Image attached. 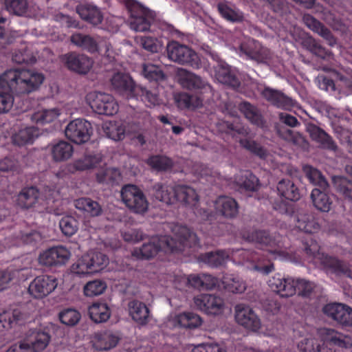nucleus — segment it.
I'll return each instance as SVG.
<instances>
[{
	"instance_id": "a18cd8bd",
	"label": "nucleus",
	"mask_w": 352,
	"mask_h": 352,
	"mask_svg": "<svg viewBox=\"0 0 352 352\" xmlns=\"http://www.w3.org/2000/svg\"><path fill=\"white\" fill-rule=\"evenodd\" d=\"M38 135V130L34 126L26 127L19 130L12 136V142L18 146H23L26 144H32L35 138Z\"/></svg>"
},
{
	"instance_id": "c756f323",
	"label": "nucleus",
	"mask_w": 352,
	"mask_h": 352,
	"mask_svg": "<svg viewBox=\"0 0 352 352\" xmlns=\"http://www.w3.org/2000/svg\"><path fill=\"white\" fill-rule=\"evenodd\" d=\"M230 257V251L229 250H219L201 254L198 256V260L209 267L214 268L224 265Z\"/></svg>"
},
{
	"instance_id": "1a4fd4ad",
	"label": "nucleus",
	"mask_w": 352,
	"mask_h": 352,
	"mask_svg": "<svg viewBox=\"0 0 352 352\" xmlns=\"http://www.w3.org/2000/svg\"><path fill=\"white\" fill-rule=\"evenodd\" d=\"M234 261L243 265L245 263L254 264V269L264 274H268L274 270V264L267 258L264 253L251 250L238 249L230 252Z\"/></svg>"
},
{
	"instance_id": "864d4df0",
	"label": "nucleus",
	"mask_w": 352,
	"mask_h": 352,
	"mask_svg": "<svg viewBox=\"0 0 352 352\" xmlns=\"http://www.w3.org/2000/svg\"><path fill=\"white\" fill-rule=\"evenodd\" d=\"M336 192L348 201H352V180L346 177H338L333 179Z\"/></svg>"
},
{
	"instance_id": "58836bf2",
	"label": "nucleus",
	"mask_w": 352,
	"mask_h": 352,
	"mask_svg": "<svg viewBox=\"0 0 352 352\" xmlns=\"http://www.w3.org/2000/svg\"><path fill=\"white\" fill-rule=\"evenodd\" d=\"M296 227L305 233L314 234L320 230V224L312 214H299L296 217Z\"/></svg>"
},
{
	"instance_id": "052dcab7",
	"label": "nucleus",
	"mask_w": 352,
	"mask_h": 352,
	"mask_svg": "<svg viewBox=\"0 0 352 352\" xmlns=\"http://www.w3.org/2000/svg\"><path fill=\"white\" fill-rule=\"evenodd\" d=\"M142 74L149 81L157 82L165 78V74L160 67L151 63L143 65Z\"/></svg>"
},
{
	"instance_id": "680f3d73",
	"label": "nucleus",
	"mask_w": 352,
	"mask_h": 352,
	"mask_svg": "<svg viewBox=\"0 0 352 352\" xmlns=\"http://www.w3.org/2000/svg\"><path fill=\"white\" fill-rule=\"evenodd\" d=\"M58 318L63 324L68 327H74L80 320L81 314L75 309L66 308L59 312Z\"/></svg>"
},
{
	"instance_id": "4d7b16f0",
	"label": "nucleus",
	"mask_w": 352,
	"mask_h": 352,
	"mask_svg": "<svg viewBox=\"0 0 352 352\" xmlns=\"http://www.w3.org/2000/svg\"><path fill=\"white\" fill-rule=\"evenodd\" d=\"M103 129L107 136L115 141H119L124 138L125 126L120 122L105 123Z\"/></svg>"
},
{
	"instance_id": "393cba45",
	"label": "nucleus",
	"mask_w": 352,
	"mask_h": 352,
	"mask_svg": "<svg viewBox=\"0 0 352 352\" xmlns=\"http://www.w3.org/2000/svg\"><path fill=\"white\" fill-rule=\"evenodd\" d=\"M261 96L272 105L283 109H289L294 106L293 100L280 91L265 87L261 92Z\"/></svg>"
},
{
	"instance_id": "49530a36",
	"label": "nucleus",
	"mask_w": 352,
	"mask_h": 352,
	"mask_svg": "<svg viewBox=\"0 0 352 352\" xmlns=\"http://www.w3.org/2000/svg\"><path fill=\"white\" fill-rule=\"evenodd\" d=\"M215 76L221 83L227 85L234 89L239 87L241 85L239 78L228 67H219L216 70Z\"/></svg>"
},
{
	"instance_id": "a878e982",
	"label": "nucleus",
	"mask_w": 352,
	"mask_h": 352,
	"mask_svg": "<svg viewBox=\"0 0 352 352\" xmlns=\"http://www.w3.org/2000/svg\"><path fill=\"white\" fill-rule=\"evenodd\" d=\"M261 96L272 105L283 109H289L294 106L293 100L280 91L265 87L261 92Z\"/></svg>"
},
{
	"instance_id": "a19ab883",
	"label": "nucleus",
	"mask_w": 352,
	"mask_h": 352,
	"mask_svg": "<svg viewBox=\"0 0 352 352\" xmlns=\"http://www.w3.org/2000/svg\"><path fill=\"white\" fill-rule=\"evenodd\" d=\"M90 318L96 323L106 322L111 316V309L106 302H96L89 307Z\"/></svg>"
},
{
	"instance_id": "9b49d317",
	"label": "nucleus",
	"mask_w": 352,
	"mask_h": 352,
	"mask_svg": "<svg viewBox=\"0 0 352 352\" xmlns=\"http://www.w3.org/2000/svg\"><path fill=\"white\" fill-rule=\"evenodd\" d=\"M121 197L125 205L134 212L144 213L148 203L143 192L135 185L128 184L122 187Z\"/></svg>"
},
{
	"instance_id": "c85d7f7f",
	"label": "nucleus",
	"mask_w": 352,
	"mask_h": 352,
	"mask_svg": "<svg viewBox=\"0 0 352 352\" xmlns=\"http://www.w3.org/2000/svg\"><path fill=\"white\" fill-rule=\"evenodd\" d=\"M76 10L82 20L94 25H97L102 22L103 15L102 12L96 6L92 3H80L76 6Z\"/></svg>"
},
{
	"instance_id": "e2e57ef3",
	"label": "nucleus",
	"mask_w": 352,
	"mask_h": 352,
	"mask_svg": "<svg viewBox=\"0 0 352 352\" xmlns=\"http://www.w3.org/2000/svg\"><path fill=\"white\" fill-rule=\"evenodd\" d=\"M106 289L107 284L104 280L96 279L86 283L83 292L86 296L94 297L102 294Z\"/></svg>"
},
{
	"instance_id": "ea45409f",
	"label": "nucleus",
	"mask_w": 352,
	"mask_h": 352,
	"mask_svg": "<svg viewBox=\"0 0 352 352\" xmlns=\"http://www.w3.org/2000/svg\"><path fill=\"white\" fill-rule=\"evenodd\" d=\"M71 42L89 52L94 53L98 51V41L91 36L82 33H74L71 36Z\"/></svg>"
},
{
	"instance_id": "c03bdc74",
	"label": "nucleus",
	"mask_w": 352,
	"mask_h": 352,
	"mask_svg": "<svg viewBox=\"0 0 352 352\" xmlns=\"http://www.w3.org/2000/svg\"><path fill=\"white\" fill-rule=\"evenodd\" d=\"M146 164L153 170L158 172L170 170L174 166L173 160L165 155H155L150 156Z\"/></svg>"
},
{
	"instance_id": "473e14b6",
	"label": "nucleus",
	"mask_w": 352,
	"mask_h": 352,
	"mask_svg": "<svg viewBox=\"0 0 352 352\" xmlns=\"http://www.w3.org/2000/svg\"><path fill=\"white\" fill-rule=\"evenodd\" d=\"M39 198L40 192L36 187H26L23 188L18 195L16 203L19 207L28 209L35 207Z\"/></svg>"
},
{
	"instance_id": "423d86ee",
	"label": "nucleus",
	"mask_w": 352,
	"mask_h": 352,
	"mask_svg": "<svg viewBox=\"0 0 352 352\" xmlns=\"http://www.w3.org/2000/svg\"><path fill=\"white\" fill-rule=\"evenodd\" d=\"M199 200L196 190L186 184L175 185L174 204L179 203L192 208L196 217L203 221L211 223L214 219V214L207 209L199 208L196 206Z\"/></svg>"
},
{
	"instance_id": "3c124183",
	"label": "nucleus",
	"mask_w": 352,
	"mask_h": 352,
	"mask_svg": "<svg viewBox=\"0 0 352 352\" xmlns=\"http://www.w3.org/2000/svg\"><path fill=\"white\" fill-rule=\"evenodd\" d=\"M303 45L312 54L322 59L329 60L332 56V53L321 45L316 39L308 37L303 41Z\"/></svg>"
},
{
	"instance_id": "6ab92c4d",
	"label": "nucleus",
	"mask_w": 352,
	"mask_h": 352,
	"mask_svg": "<svg viewBox=\"0 0 352 352\" xmlns=\"http://www.w3.org/2000/svg\"><path fill=\"white\" fill-rule=\"evenodd\" d=\"M235 320L239 324L252 331H258L261 327L258 316L250 306L245 304L236 305Z\"/></svg>"
},
{
	"instance_id": "ddd939ff",
	"label": "nucleus",
	"mask_w": 352,
	"mask_h": 352,
	"mask_svg": "<svg viewBox=\"0 0 352 352\" xmlns=\"http://www.w3.org/2000/svg\"><path fill=\"white\" fill-rule=\"evenodd\" d=\"M50 340L47 333L33 331L19 346H12L6 352H40L46 348Z\"/></svg>"
},
{
	"instance_id": "b1692460",
	"label": "nucleus",
	"mask_w": 352,
	"mask_h": 352,
	"mask_svg": "<svg viewBox=\"0 0 352 352\" xmlns=\"http://www.w3.org/2000/svg\"><path fill=\"white\" fill-rule=\"evenodd\" d=\"M307 131L311 140L318 143L322 148L333 151L337 150V144L332 137L320 127L314 124H309L307 127Z\"/></svg>"
},
{
	"instance_id": "13d9d810",
	"label": "nucleus",
	"mask_w": 352,
	"mask_h": 352,
	"mask_svg": "<svg viewBox=\"0 0 352 352\" xmlns=\"http://www.w3.org/2000/svg\"><path fill=\"white\" fill-rule=\"evenodd\" d=\"M177 322L184 328L195 329L201 324L202 320L198 314L188 311L178 315Z\"/></svg>"
},
{
	"instance_id": "7c9ffc66",
	"label": "nucleus",
	"mask_w": 352,
	"mask_h": 352,
	"mask_svg": "<svg viewBox=\"0 0 352 352\" xmlns=\"http://www.w3.org/2000/svg\"><path fill=\"white\" fill-rule=\"evenodd\" d=\"M120 338L109 331L95 333L92 340L93 346L98 351H109L116 346Z\"/></svg>"
},
{
	"instance_id": "f3484780",
	"label": "nucleus",
	"mask_w": 352,
	"mask_h": 352,
	"mask_svg": "<svg viewBox=\"0 0 352 352\" xmlns=\"http://www.w3.org/2000/svg\"><path fill=\"white\" fill-rule=\"evenodd\" d=\"M239 53L240 56L258 63H265L271 58L270 50L252 38H248L240 44Z\"/></svg>"
},
{
	"instance_id": "5fc2aeb1",
	"label": "nucleus",
	"mask_w": 352,
	"mask_h": 352,
	"mask_svg": "<svg viewBox=\"0 0 352 352\" xmlns=\"http://www.w3.org/2000/svg\"><path fill=\"white\" fill-rule=\"evenodd\" d=\"M102 161L100 154H87L76 160L74 163L75 169L85 170L96 168Z\"/></svg>"
},
{
	"instance_id": "79ce46f5",
	"label": "nucleus",
	"mask_w": 352,
	"mask_h": 352,
	"mask_svg": "<svg viewBox=\"0 0 352 352\" xmlns=\"http://www.w3.org/2000/svg\"><path fill=\"white\" fill-rule=\"evenodd\" d=\"M240 111L252 124L258 126L264 124V120L258 109L249 102H242L239 105Z\"/></svg>"
},
{
	"instance_id": "6e6552de",
	"label": "nucleus",
	"mask_w": 352,
	"mask_h": 352,
	"mask_svg": "<svg viewBox=\"0 0 352 352\" xmlns=\"http://www.w3.org/2000/svg\"><path fill=\"white\" fill-rule=\"evenodd\" d=\"M168 58L179 65H187L198 69L202 67L199 55L190 47L176 41H169L166 45Z\"/></svg>"
},
{
	"instance_id": "20e7f679",
	"label": "nucleus",
	"mask_w": 352,
	"mask_h": 352,
	"mask_svg": "<svg viewBox=\"0 0 352 352\" xmlns=\"http://www.w3.org/2000/svg\"><path fill=\"white\" fill-rule=\"evenodd\" d=\"M269 287L282 297H289L298 292L302 297L311 298L314 296L316 285L305 279H294L277 274L268 281Z\"/></svg>"
},
{
	"instance_id": "72a5a7b5",
	"label": "nucleus",
	"mask_w": 352,
	"mask_h": 352,
	"mask_svg": "<svg viewBox=\"0 0 352 352\" xmlns=\"http://www.w3.org/2000/svg\"><path fill=\"white\" fill-rule=\"evenodd\" d=\"M76 208L82 211L85 215L96 217L102 214V208L100 204L89 197H81L74 201Z\"/></svg>"
},
{
	"instance_id": "bf43d9fd",
	"label": "nucleus",
	"mask_w": 352,
	"mask_h": 352,
	"mask_svg": "<svg viewBox=\"0 0 352 352\" xmlns=\"http://www.w3.org/2000/svg\"><path fill=\"white\" fill-rule=\"evenodd\" d=\"M59 115L60 113L57 109H43L35 112L32 116V120L37 124L43 125L53 122Z\"/></svg>"
},
{
	"instance_id": "69168bd1",
	"label": "nucleus",
	"mask_w": 352,
	"mask_h": 352,
	"mask_svg": "<svg viewBox=\"0 0 352 352\" xmlns=\"http://www.w3.org/2000/svg\"><path fill=\"white\" fill-rule=\"evenodd\" d=\"M59 227L64 235L71 236L78 231V222L72 216H65L60 219Z\"/></svg>"
},
{
	"instance_id": "f03ea898",
	"label": "nucleus",
	"mask_w": 352,
	"mask_h": 352,
	"mask_svg": "<svg viewBox=\"0 0 352 352\" xmlns=\"http://www.w3.org/2000/svg\"><path fill=\"white\" fill-rule=\"evenodd\" d=\"M45 78L41 73L30 69H11L1 74V113L13 106L16 96L28 95L37 90Z\"/></svg>"
},
{
	"instance_id": "7ed1b4c3",
	"label": "nucleus",
	"mask_w": 352,
	"mask_h": 352,
	"mask_svg": "<svg viewBox=\"0 0 352 352\" xmlns=\"http://www.w3.org/2000/svg\"><path fill=\"white\" fill-rule=\"evenodd\" d=\"M352 346V338L332 329L324 330L322 343L314 338H305L298 344L300 352H338Z\"/></svg>"
},
{
	"instance_id": "a211bd4d",
	"label": "nucleus",
	"mask_w": 352,
	"mask_h": 352,
	"mask_svg": "<svg viewBox=\"0 0 352 352\" xmlns=\"http://www.w3.org/2000/svg\"><path fill=\"white\" fill-rule=\"evenodd\" d=\"M57 279L48 275L36 276L30 284L28 292L34 298H43L51 294L57 287Z\"/></svg>"
},
{
	"instance_id": "dca6fc26",
	"label": "nucleus",
	"mask_w": 352,
	"mask_h": 352,
	"mask_svg": "<svg viewBox=\"0 0 352 352\" xmlns=\"http://www.w3.org/2000/svg\"><path fill=\"white\" fill-rule=\"evenodd\" d=\"M71 256L69 250L63 245L54 246L41 252L38 262L46 267H60L66 264Z\"/></svg>"
},
{
	"instance_id": "0eeeda50",
	"label": "nucleus",
	"mask_w": 352,
	"mask_h": 352,
	"mask_svg": "<svg viewBox=\"0 0 352 352\" xmlns=\"http://www.w3.org/2000/svg\"><path fill=\"white\" fill-rule=\"evenodd\" d=\"M241 235L244 240L258 244L268 253L280 254L283 252V237L278 234H272L266 230H256L252 232L242 230Z\"/></svg>"
},
{
	"instance_id": "603ef678",
	"label": "nucleus",
	"mask_w": 352,
	"mask_h": 352,
	"mask_svg": "<svg viewBox=\"0 0 352 352\" xmlns=\"http://www.w3.org/2000/svg\"><path fill=\"white\" fill-rule=\"evenodd\" d=\"M174 100L178 108L182 109L196 108L201 104V101L197 97L185 92L175 94Z\"/></svg>"
},
{
	"instance_id": "338daca9",
	"label": "nucleus",
	"mask_w": 352,
	"mask_h": 352,
	"mask_svg": "<svg viewBox=\"0 0 352 352\" xmlns=\"http://www.w3.org/2000/svg\"><path fill=\"white\" fill-rule=\"evenodd\" d=\"M307 177L309 182L316 186V188H320L323 190L329 188V185L325 177L316 168L309 167L307 170Z\"/></svg>"
},
{
	"instance_id": "2f4dec72",
	"label": "nucleus",
	"mask_w": 352,
	"mask_h": 352,
	"mask_svg": "<svg viewBox=\"0 0 352 352\" xmlns=\"http://www.w3.org/2000/svg\"><path fill=\"white\" fill-rule=\"evenodd\" d=\"M328 189L315 188L312 190L311 199L314 207L321 212H329L333 205V198L328 193Z\"/></svg>"
},
{
	"instance_id": "f8f14e48",
	"label": "nucleus",
	"mask_w": 352,
	"mask_h": 352,
	"mask_svg": "<svg viewBox=\"0 0 352 352\" xmlns=\"http://www.w3.org/2000/svg\"><path fill=\"white\" fill-rule=\"evenodd\" d=\"M87 100L91 108L97 113L105 116H113L119 109V107L114 98L102 92L90 93Z\"/></svg>"
},
{
	"instance_id": "e433bc0d",
	"label": "nucleus",
	"mask_w": 352,
	"mask_h": 352,
	"mask_svg": "<svg viewBox=\"0 0 352 352\" xmlns=\"http://www.w3.org/2000/svg\"><path fill=\"white\" fill-rule=\"evenodd\" d=\"M129 314L132 319L140 324H145L148 322L149 310L146 305L139 300H133L129 302Z\"/></svg>"
},
{
	"instance_id": "cd10ccee",
	"label": "nucleus",
	"mask_w": 352,
	"mask_h": 352,
	"mask_svg": "<svg viewBox=\"0 0 352 352\" xmlns=\"http://www.w3.org/2000/svg\"><path fill=\"white\" fill-rule=\"evenodd\" d=\"M303 21L310 30L322 37L327 42L328 45L333 47L337 43V39L331 31L314 16L310 14H305Z\"/></svg>"
},
{
	"instance_id": "9d476101",
	"label": "nucleus",
	"mask_w": 352,
	"mask_h": 352,
	"mask_svg": "<svg viewBox=\"0 0 352 352\" xmlns=\"http://www.w3.org/2000/svg\"><path fill=\"white\" fill-rule=\"evenodd\" d=\"M127 7L130 12V28L136 32L148 31L155 19V13L134 1H129Z\"/></svg>"
},
{
	"instance_id": "412c9836",
	"label": "nucleus",
	"mask_w": 352,
	"mask_h": 352,
	"mask_svg": "<svg viewBox=\"0 0 352 352\" xmlns=\"http://www.w3.org/2000/svg\"><path fill=\"white\" fill-rule=\"evenodd\" d=\"M111 81L112 87L118 94L128 99L133 98L138 85L135 84L129 75L122 73L115 74Z\"/></svg>"
},
{
	"instance_id": "5701e85b",
	"label": "nucleus",
	"mask_w": 352,
	"mask_h": 352,
	"mask_svg": "<svg viewBox=\"0 0 352 352\" xmlns=\"http://www.w3.org/2000/svg\"><path fill=\"white\" fill-rule=\"evenodd\" d=\"M65 57L68 69L78 74H87L93 65L92 60L85 54L72 52L66 54Z\"/></svg>"
},
{
	"instance_id": "4c0bfd02",
	"label": "nucleus",
	"mask_w": 352,
	"mask_h": 352,
	"mask_svg": "<svg viewBox=\"0 0 352 352\" xmlns=\"http://www.w3.org/2000/svg\"><path fill=\"white\" fill-rule=\"evenodd\" d=\"M277 190L281 197L289 201H296L300 198V190L290 179L280 180L277 184Z\"/></svg>"
},
{
	"instance_id": "4be33fe9",
	"label": "nucleus",
	"mask_w": 352,
	"mask_h": 352,
	"mask_svg": "<svg viewBox=\"0 0 352 352\" xmlns=\"http://www.w3.org/2000/svg\"><path fill=\"white\" fill-rule=\"evenodd\" d=\"M214 207L217 214L226 219L235 218L239 213V204L236 201L228 196H219L214 201Z\"/></svg>"
},
{
	"instance_id": "39448f33",
	"label": "nucleus",
	"mask_w": 352,
	"mask_h": 352,
	"mask_svg": "<svg viewBox=\"0 0 352 352\" xmlns=\"http://www.w3.org/2000/svg\"><path fill=\"white\" fill-rule=\"evenodd\" d=\"M302 248L308 259L319 263L326 270L349 276L351 271L346 264L336 257L321 252L318 242L311 236L303 238Z\"/></svg>"
},
{
	"instance_id": "f704fd0d",
	"label": "nucleus",
	"mask_w": 352,
	"mask_h": 352,
	"mask_svg": "<svg viewBox=\"0 0 352 352\" xmlns=\"http://www.w3.org/2000/svg\"><path fill=\"white\" fill-rule=\"evenodd\" d=\"M133 98L141 100L148 107L160 105L162 102L157 89H147L142 86L136 88Z\"/></svg>"
},
{
	"instance_id": "6e6d98bb",
	"label": "nucleus",
	"mask_w": 352,
	"mask_h": 352,
	"mask_svg": "<svg viewBox=\"0 0 352 352\" xmlns=\"http://www.w3.org/2000/svg\"><path fill=\"white\" fill-rule=\"evenodd\" d=\"M240 145L260 159H265L267 157V151L260 143L250 138H242L239 140Z\"/></svg>"
},
{
	"instance_id": "09e8293b",
	"label": "nucleus",
	"mask_w": 352,
	"mask_h": 352,
	"mask_svg": "<svg viewBox=\"0 0 352 352\" xmlns=\"http://www.w3.org/2000/svg\"><path fill=\"white\" fill-rule=\"evenodd\" d=\"M181 85L189 90H199L205 88L208 84L199 76L186 73L179 78Z\"/></svg>"
},
{
	"instance_id": "0e129e2a",
	"label": "nucleus",
	"mask_w": 352,
	"mask_h": 352,
	"mask_svg": "<svg viewBox=\"0 0 352 352\" xmlns=\"http://www.w3.org/2000/svg\"><path fill=\"white\" fill-rule=\"evenodd\" d=\"M6 10L13 14L23 16L28 10L27 0H5Z\"/></svg>"
},
{
	"instance_id": "aec40b11",
	"label": "nucleus",
	"mask_w": 352,
	"mask_h": 352,
	"mask_svg": "<svg viewBox=\"0 0 352 352\" xmlns=\"http://www.w3.org/2000/svg\"><path fill=\"white\" fill-rule=\"evenodd\" d=\"M195 304L207 314L217 315L222 311L223 300L219 296L202 294L195 298Z\"/></svg>"
},
{
	"instance_id": "37998d69",
	"label": "nucleus",
	"mask_w": 352,
	"mask_h": 352,
	"mask_svg": "<svg viewBox=\"0 0 352 352\" xmlns=\"http://www.w3.org/2000/svg\"><path fill=\"white\" fill-rule=\"evenodd\" d=\"M223 288L229 292L241 294L246 289L245 283L238 276L226 274L221 278Z\"/></svg>"
},
{
	"instance_id": "c9c22d12",
	"label": "nucleus",
	"mask_w": 352,
	"mask_h": 352,
	"mask_svg": "<svg viewBox=\"0 0 352 352\" xmlns=\"http://www.w3.org/2000/svg\"><path fill=\"white\" fill-rule=\"evenodd\" d=\"M155 198L167 205L174 204L175 185L171 186L166 183L157 182L153 186Z\"/></svg>"
},
{
	"instance_id": "8fccbe9b",
	"label": "nucleus",
	"mask_w": 352,
	"mask_h": 352,
	"mask_svg": "<svg viewBox=\"0 0 352 352\" xmlns=\"http://www.w3.org/2000/svg\"><path fill=\"white\" fill-rule=\"evenodd\" d=\"M73 146L65 141H60L52 148L53 159L56 162L69 159L73 153Z\"/></svg>"
},
{
	"instance_id": "4468645a",
	"label": "nucleus",
	"mask_w": 352,
	"mask_h": 352,
	"mask_svg": "<svg viewBox=\"0 0 352 352\" xmlns=\"http://www.w3.org/2000/svg\"><path fill=\"white\" fill-rule=\"evenodd\" d=\"M323 314L342 327H352V308L340 302H331L322 308Z\"/></svg>"
},
{
	"instance_id": "2eb2a0df",
	"label": "nucleus",
	"mask_w": 352,
	"mask_h": 352,
	"mask_svg": "<svg viewBox=\"0 0 352 352\" xmlns=\"http://www.w3.org/2000/svg\"><path fill=\"white\" fill-rule=\"evenodd\" d=\"M65 136L72 142L80 144L87 142L92 134V126L85 119H75L67 124L65 130Z\"/></svg>"
},
{
	"instance_id": "774afa93",
	"label": "nucleus",
	"mask_w": 352,
	"mask_h": 352,
	"mask_svg": "<svg viewBox=\"0 0 352 352\" xmlns=\"http://www.w3.org/2000/svg\"><path fill=\"white\" fill-rule=\"evenodd\" d=\"M217 7L221 16L227 21L231 22H239L242 21L243 16L238 11L232 9L226 3H219Z\"/></svg>"
},
{
	"instance_id": "bb28decb",
	"label": "nucleus",
	"mask_w": 352,
	"mask_h": 352,
	"mask_svg": "<svg viewBox=\"0 0 352 352\" xmlns=\"http://www.w3.org/2000/svg\"><path fill=\"white\" fill-rule=\"evenodd\" d=\"M234 183L239 190L245 192H255L260 185L258 177L249 170H240L234 177Z\"/></svg>"
},
{
	"instance_id": "de8ad7c7",
	"label": "nucleus",
	"mask_w": 352,
	"mask_h": 352,
	"mask_svg": "<svg viewBox=\"0 0 352 352\" xmlns=\"http://www.w3.org/2000/svg\"><path fill=\"white\" fill-rule=\"evenodd\" d=\"M86 256L93 274L103 270L109 263L108 257L100 252L89 251Z\"/></svg>"
},
{
	"instance_id": "f257e3e1",
	"label": "nucleus",
	"mask_w": 352,
	"mask_h": 352,
	"mask_svg": "<svg viewBox=\"0 0 352 352\" xmlns=\"http://www.w3.org/2000/svg\"><path fill=\"white\" fill-rule=\"evenodd\" d=\"M173 236L161 235L153 236L141 247L135 248L132 255L140 259H149L154 257L160 251L166 253L182 252L186 248L199 245L197 235L186 226L175 225L173 228Z\"/></svg>"
}]
</instances>
